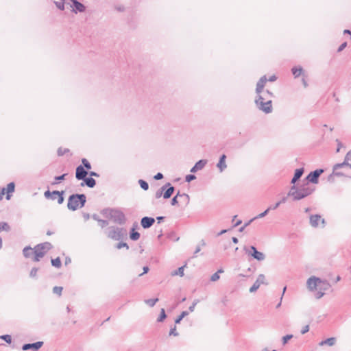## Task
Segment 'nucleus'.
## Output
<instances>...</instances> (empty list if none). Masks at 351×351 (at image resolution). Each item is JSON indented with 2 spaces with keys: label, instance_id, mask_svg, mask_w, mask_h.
<instances>
[{
  "label": "nucleus",
  "instance_id": "nucleus-36",
  "mask_svg": "<svg viewBox=\"0 0 351 351\" xmlns=\"http://www.w3.org/2000/svg\"><path fill=\"white\" fill-rule=\"evenodd\" d=\"M138 184H139L140 186L141 187V189H143L144 191L148 190L149 184L146 181L141 179L138 180Z\"/></svg>",
  "mask_w": 351,
  "mask_h": 351
},
{
  "label": "nucleus",
  "instance_id": "nucleus-53",
  "mask_svg": "<svg viewBox=\"0 0 351 351\" xmlns=\"http://www.w3.org/2000/svg\"><path fill=\"white\" fill-rule=\"evenodd\" d=\"M67 152H69V149H62V148H59L58 149V156H63L64 154H65Z\"/></svg>",
  "mask_w": 351,
  "mask_h": 351
},
{
  "label": "nucleus",
  "instance_id": "nucleus-43",
  "mask_svg": "<svg viewBox=\"0 0 351 351\" xmlns=\"http://www.w3.org/2000/svg\"><path fill=\"white\" fill-rule=\"evenodd\" d=\"M0 339L4 340L8 343H12V337L10 335H3L0 336Z\"/></svg>",
  "mask_w": 351,
  "mask_h": 351
},
{
  "label": "nucleus",
  "instance_id": "nucleus-16",
  "mask_svg": "<svg viewBox=\"0 0 351 351\" xmlns=\"http://www.w3.org/2000/svg\"><path fill=\"white\" fill-rule=\"evenodd\" d=\"M319 221L323 224L325 223V219H322L319 215H312L310 216V224L314 228H317Z\"/></svg>",
  "mask_w": 351,
  "mask_h": 351
},
{
  "label": "nucleus",
  "instance_id": "nucleus-26",
  "mask_svg": "<svg viewBox=\"0 0 351 351\" xmlns=\"http://www.w3.org/2000/svg\"><path fill=\"white\" fill-rule=\"evenodd\" d=\"M23 254L25 258L31 257L34 254L33 248H32L29 246H27V247H24V249L23 250Z\"/></svg>",
  "mask_w": 351,
  "mask_h": 351
},
{
  "label": "nucleus",
  "instance_id": "nucleus-50",
  "mask_svg": "<svg viewBox=\"0 0 351 351\" xmlns=\"http://www.w3.org/2000/svg\"><path fill=\"white\" fill-rule=\"evenodd\" d=\"M99 226L104 228L108 225V221L106 220L100 219L98 220Z\"/></svg>",
  "mask_w": 351,
  "mask_h": 351
},
{
  "label": "nucleus",
  "instance_id": "nucleus-7",
  "mask_svg": "<svg viewBox=\"0 0 351 351\" xmlns=\"http://www.w3.org/2000/svg\"><path fill=\"white\" fill-rule=\"evenodd\" d=\"M106 234L109 238L118 241L126 234V230L122 228L111 226L107 230Z\"/></svg>",
  "mask_w": 351,
  "mask_h": 351
},
{
  "label": "nucleus",
  "instance_id": "nucleus-42",
  "mask_svg": "<svg viewBox=\"0 0 351 351\" xmlns=\"http://www.w3.org/2000/svg\"><path fill=\"white\" fill-rule=\"evenodd\" d=\"M33 255H34V256L32 258V260L35 262L39 261L40 259L43 257V253H40V252L34 253Z\"/></svg>",
  "mask_w": 351,
  "mask_h": 351
},
{
  "label": "nucleus",
  "instance_id": "nucleus-10",
  "mask_svg": "<svg viewBox=\"0 0 351 351\" xmlns=\"http://www.w3.org/2000/svg\"><path fill=\"white\" fill-rule=\"evenodd\" d=\"M324 172V169H317L313 171L310 172V173L306 176V182H311L313 184L318 183L319 177Z\"/></svg>",
  "mask_w": 351,
  "mask_h": 351
},
{
  "label": "nucleus",
  "instance_id": "nucleus-41",
  "mask_svg": "<svg viewBox=\"0 0 351 351\" xmlns=\"http://www.w3.org/2000/svg\"><path fill=\"white\" fill-rule=\"evenodd\" d=\"M66 175H67L66 173H64V174H62V175H61V176H56V177L54 178L55 182H53L52 183V184H58L59 182H60V181H62V180H64V178H65V176H66Z\"/></svg>",
  "mask_w": 351,
  "mask_h": 351
},
{
  "label": "nucleus",
  "instance_id": "nucleus-57",
  "mask_svg": "<svg viewBox=\"0 0 351 351\" xmlns=\"http://www.w3.org/2000/svg\"><path fill=\"white\" fill-rule=\"evenodd\" d=\"M177 196H175L173 197L172 199H171V204L172 206H175L176 204H178V199H177Z\"/></svg>",
  "mask_w": 351,
  "mask_h": 351
},
{
  "label": "nucleus",
  "instance_id": "nucleus-28",
  "mask_svg": "<svg viewBox=\"0 0 351 351\" xmlns=\"http://www.w3.org/2000/svg\"><path fill=\"white\" fill-rule=\"evenodd\" d=\"M291 71L295 77H298L302 73L303 69L301 66L293 67Z\"/></svg>",
  "mask_w": 351,
  "mask_h": 351
},
{
  "label": "nucleus",
  "instance_id": "nucleus-47",
  "mask_svg": "<svg viewBox=\"0 0 351 351\" xmlns=\"http://www.w3.org/2000/svg\"><path fill=\"white\" fill-rule=\"evenodd\" d=\"M198 302H199V300H195L193 302L192 304L189 308V312H193L194 311L195 307V306L197 305V304Z\"/></svg>",
  "mask_w": 351,
  "mask_h": 351
},
{
  "label": "nucleus",
  "instance_id": "nucleus-32",
  "mask_svg": "<svg viewBox=\"0 0 351 351\" xmlns=\"http://www.w3.org/2000/svg\"><path fill=\"white\" fill-rule=\"evenodd\" d=\"M3 230L6 232H9L10 230V227L8 223L0 222V232Z\"/></svg>",
  "mask_w": 351,
  "mask_h": 351
},
{
  "label": "nucleus",
  "instance_id": "nucleus-17",
  "mask_svg": "<svg viewBox=\"0 0 351 351\" xmlns=\"http://www.w3.org/2000/svg\"><path fill=\"white\" fill-rule=\"evenodd\" d=\"M267 79L265 75L261 77L256 84V93H262Z\"/></svg>",
  "mask_w": 351,
  "mask_h": 351
},
{
  "label": "nucleus",
  "instance_id": "nucleus-55",
  "mask_svg": "<svg viewBox=\"0 0 351 351\" xmlns=\"http://www.w3.org/2000/svg\"><path fill=\"white\" fill-rule=\"evenodd\" d=\"M154 178L156 180H161L163 178V175L162 173L159 172L154 176Z\"/></svg>",
  "mask_w": 351,
  "mask_h": 351
},
{
  "label": "nucleus",
  "instance_id": "nucleus-13",
  "mask_svg": "<svg viewBox=\"0 0 351 351\" xmlns=\"http://www.w3.org/2000/svg\"><path fill=\"white\" fill-rule=\"evenodd\" d=\"M88 172L84 169L82 165H79L75 169V178L78 180H84Z\"/></svg>",
  "mask_w": 351,
  "mask_h": 351
},
{
  "label": "nucleus",
  "instance_id": "nucleus-12",
  "mask_svg": "<svg viewBox=\"0 0 351 351\" xmlns=\"http://www.w3.org/2000/svg\"><path fill=\"white\" fill-rule=\"evenodd\" d=\"M267 285L265 282V276L263 274H260L254 285L250 287V292L253 293L255 292L261 285Z\"/></svg>",
  "mask_w": 351,
  "mask_h": 351
},
{
  "label": "nucleus",
  "instance_id": "nucleus-5",
  "mask_svg": "<svg viewBox=\"0 0 351 351\" xmlns=\"http://www.w3.org/2000/svg\"><path fill=\"white\" fill-rule=\"evenodd\" d=\"M86 202V197L84 194H72L69 197L67 208L70 210L75 211L84 207Z\"/></svg>",
  "mask_w": 351,
  "mask_h": 351
},
{
  "label": "nucleus",
  "instance_id": "nucleus-46",
  "mask_svg": "<svg viewBox=\"0 0 351 351\" xmlns=\"http://www.w3.org/2000/svg\"><path fill=\"white\" fill-rule=\"evenodd\" d=\"M269 208L266 209L264 212L260 213L259 215H258L257 216L254 217V219H257L258 218H262V217H264L265 216H266L267 215V213H269Z\"/></svg>",
  "mask_w": 351,
  "mask_h": 351
},
{
  "label": "nucleus",
  "instance_id": "nucleus-51",
  "mask_svg": "<svg viewBox=\"0 0 351 351\" xmlns=\"http://www.w3.org/2000/svg\"><path fill=\"white\" fill-rule=\"evenodd\" d=\"M122 247H126V249H129V246L126 243L124 242H120L117 245V249H121Z\"/></svg>",
  "mask_w": 351,
  "mask_h": 351
},
{
  "label": "nucleus",
  "instance_id": "nucleus-39",
  "mask_svg": "<svg viewBox=\"0 0 351 351\" xmlns=\"http://www.w3.org/2000/svg\"><path fill=\"white\" fill-rule=\"evenodd\" d=\"M182 200L186 204L188 205L190 202V197L188 194L183 193L182 194Z\"/></svg>",
  "mask_w": 351,
  "mask_h": 351
},
{
  "label": "nucleus",
  "instance_id": "nucleus-35",
  "mask_svg": "<svg viewBox=\"0 0 351 351\" xmlns=\"http://www.w3.org/2000/svg\"><path fill=\"white\" fill-rule=\"evenodd\" d=\"M51 265L53 267L59 268L61 267V260L59 257H57L55 259H51Z\"/></svg>",
  "mask_w": 351,
  "mask_h": 351
},
{
  "label": "nucleus",
  "instance_id": "nucleus-40",
  "mask_svg": "<svg viewBox=\"0 0 351 351\" xmlns=\"http://www.w3.org/2000/svg\"><path fill=\"white\" fill-rule=\"evenodd\" d=\"M82 165H83V167H84V169H86L87 170H89L91 169L90 163L86 158H82Z\"/></svg>",
  "mask_w": 351,
  "mask_h": 351
},
{
  "label": "nucleus",
  "instance_id": "nucleus-25",
  "mask_svg": "<svg viewBox=\"0 0 351 351\" xmlns=\"http://www.w3.org/2000/svg\"><path fill=\"white\" fill-rule=\"evenodd\" d=\"M336 343V339L335 337H330L326 339L324 341H322L319 343V346L328 345L329 346H332Z\"/></svg>",
  "mask_w": 351,
  "mask_h": 351
},
{
  "label": "nucleus",
  "instance_id": "nucleus-2",
  "mask_svg": "<svg viewBox=\"0 0 351 351\" xmlns=\"http://www.w3.org/2000/svg\"><path fill=\"white\" fill-rule=\"evenodd\" d=\"M315 191V187L310 186L308 182H304L300 186L293 185L287 195L292 197L293 200H300L310 195Z\"/></svg>",
  "mask_w": 351,
  "mask_h": 351
},
{
  "label": "nucleus",
  "instance_id": "nucleus-44",
  "mask_svg": "<svg viewBox=\"0 0 351 351\" xmlns=\"http://www.w3.org/2000/svg\"><path fill=\"white\" fill-rule=\"evenodd\" d=\"M62 287H58V286H56L53 288V293L55 294H57L58 295H61L62 294Z\"/></svg>",
  "mask_w": 351,
  "mask_h": 351
},
{
  "label": "nucleus",
  "instance_id": "nucleus-18",
  "mask_svg": "<svg viewBox=\"0 0 351 351\" xmlns=\"http://www.w3.org/2000/svg\"><path fill=\"white\" fill-rule=\"evenodd\" d=\"M71 1L73 3V12L77 13V12H83L85 11L86 7L84 4L77 0H71Z\"/></svg>",
  "mask_w": 351,
  "mask_h": 351
},
{
  "label": "nucleus",
  "instance_id": "nucleus-38",
  "mask_svg": "<svg viewBox=\"0 0 351 351\" xmlns=\"http://www.w3.org/2000/svg\"><path fill=\"white\" fill-rule=\"evenodd\" d=\"M158 301V298H154V299H148V300H146L145 301V302L149 305V306L152 307L154 306L156 303Z\"/></svg>",
  "mask_w": 351,
  "mask_h": 351
},
{
  "label": "nucleus",
  "instance_id": "nucleus-8",
  "mask_svg": "<svg viewBox=\"0 0 351 351\" xmlns=\"http://www.w3.org/2000/svg\"><path fill=\"white\" fill-rule=\"evenodd\" d=\"M244 250L247 254L252 256L258 261H262L265 258V255L263 252H258L254 245L250 246V248L245 247Z\"/></svg>",
  "mask_w": 351,
  "mask_h": 351
},
{
  "label": "nucleus",
  "instance_id": "nucleus-52",
  "mask_svg": "<svg viewBox=\"0 0 351 351\" xmlns=\"http://www.w3.org/2000/svg\"><path fill=\"white\" fill-rule=\"evenodd\" d=\"M169 335L178 336V332H176V326H174L173 328H171L169 331Z\"/></svg>",
  "mask_w": 351,
  "mask_h": 351
},
{
  "label": "nucleus",
  "instance_id": "nucleus-14",
  "mask_svg": "<svg viewBox=\"0 0 351 351\" xmlns=\"http://www.w3.org/2000/svg\"><path fill=\"white\" fill-rule=\"evenodd\" d=\"M43 345V341H37L32 343H25L23 345V350H32L33 351H38Z\"/></svg>",
  "mask_w": 351,
  "mask_h": 351
},
{
  "label": "nucleus",
  "instance_id": "nucleus-62",
  "mask_svg": "<svg viewBox=\"0 0 351 351\" xmlns=\"http://www.w3.org/2000/svg\"><path fill=\"white\" fill-rule=\"evenodd\" d=\"M88 174L90 175V176L91 177H99V173H97V172H95V171H90Z\"/></svg>",
  "mask_w": 351,
  "mask_h": 351
},
{
  "label": "nucleus",
  "instance_id": "nucleus-63",
  "mask_svg": "<svg viewBox=\"0 0 351 351\" xmlns=\"http://www.w3.org/2000/svg\"><path fill=\"white\" fill-rule=\"evenodd\" d=\"M5 189L3 188L0 191V201L3 199V196L5 195Z\"/></svg>",
  "mask_w": 351,
  "mask_h": 351
},
{
  "label": "nucleus",
  "instance_id": "nucleus-30",
  "mask_svg": "<svg viewBox=\"0 0 351 351\" xmlns=\"http://www.w3.org/2000/svg\"><path fill=\"white\" fill-rule=\"evenodd\" d=\"M130 237L132 240L136 241L140 238V233L135 231L134 229L132 228Z\"/></svg>",
  "mask_w": 351,
  "mask_h": 351
},
{
  "label": "nucleus",
  "instance_id": "nucleus-23",
  "mask_svg": "<svg viewBox=\"0 0 351 351\" xmlns=\"http://www.w3.org/2000/svg\"><path fill=\"white\" fill-rule=\"evenodd\" d=\"M84 182L81 183V186H84V184H86L89 188H93L96 185V181L94 178L90 177V178H86L84 180Z\"/></svg>",
  "mask_w": 351,
  "mask_h": 351
},
{
  "label": "nucleus",
  "instance_id": "nucleus-60",
  "mask_svg": "<svg viewBox=\"0 0 351 351\" xmlns=\"http://www.w3.org/2000/svg\"><path fill=\"white\" fill-rule=\"evenodd\" d=\"M280 206L279 203L276 202L275 204H274L273 206H269L268 208L269 210H276V208H278V206Z\"/></svg>",
  "mask_w": 351,
  "mask_h": 351
},
{
  "label": "nucleus",
  "instance_id": "nucleus-3",
  "mask_svg": "<svg viewBox=\"0 0 351 351\" xmlns=\"http://www.w3.org/2000/svg\"><path fill=\"white\" fill-rule=\"evenodd\" d=\"M257 96L255 99V104L258 110L264 112L266 114L272 112V101L268 96L264 95V90L262 93L256 94Z\"/></svg>",
  "mask_w": 351,
  "mask_h": 351
},
{
  "label": "nucleus",
  "instance_id": "nucleus-11",
  "mask_svg": "<svg viewBox=\"0 0 351 351\" xmlns=\"http://www.w3.org/2000/svg\"><path fill=\"white\" fill-rule=\"evenodd\" d=\"M52 248V245L49 242H45L43 243H40L36 245L34 248H33L34 253H43V256L46 254V253Z\"/></svg>",
  "mask_w": 351,
  "mask_h": 351
},
{
  "label": "nucleus",
  "instance_id": "nucleus-61",
  "mask_svg": "<svg viewBox=\"0 0 351 351\" xmlns=\"http://www.w3.org/2000/svg\"><path fill=\"white\" fill-rule=\"evenodd\" d=\"M143 272L141 274H139V276H142L143 274L147 273L149 271V267L147 266H144L143 268Z\"/></svg>",
  "mask_w": 351,
  "mask_h": 351
},
{
  "label": "nucleus",
  "instance_id": "nucleus-6",
  "mask_svg": "<svg viewBox=\"0 0 351 351\" xmlns=\"http://www.w3.org/2000/svg\"><path fill=\"white\" fill-rule=\"evenodd\" d=\"M103 213L104 214L110 217V218L112 219L114 223H117L119 225H123L126 221V218L124 213L118 209H105L103 210Z\"/></svg>",
  "mask_w": 351,
  "mask_h": 351
},
{
  "label": "nucleus",
  "instance_id": "nucleus-19",
  "mask_svg": "<svg viewBox=\"0 0 351 351\" xmlns=\"http://www.w3.org/2000/svg\"><path fill=\"white\" fill-rule=\"evenodd\" d=\"M207 164L206 160H199L197 161L195 165L191 168V173H195L199 170H202L205 165Z\"/></svg>",
  "mask_w": 351,
  "mask_h": 351
},
{
  "label": "nucleus",
  "instance_id": "nucleus-33",
  "mask_svg": "<svg viewBox=\"0 0 351 351\" xmlns=\"http://www.w3.org/2000/svg\"><path fill=\"white\" fill-rule=\"evenodd\" d=\"M184 267H185V265L180 267L177 270L174 271L172 273V275L173 276L178 275L180 276H184Z\"/></svg>",
  "mask_w": 351,
  "mask_h": 351
},
{
  "label": "nucleus",
  "instance_id": "nucleus-29",
  "mask_svg": "<svg viewBox=\"0 0 351 351\" xmlns=\"http://www.w3.org/2000/svg\"><path fill=\"white\" fill-rule=\"evenodd\" d=\"M223 269H219L217 270V272H215V274H213L211 277H210V280L213 281V282H215L217 280H218L219 279V274L221 273H223Z\"/></svg>",
  "mask_w": 351,
  "mask_h": 351
},
{
  "label": "nucleus",
  "instance_id": "nucleus-48",
  "mask_svg": "<svg viewBox=\"0 0 351 351\" xmlns=\"http://www.w3.org/2000/svg\"><path fill=\"white\" fill-rule=\"evenodd\" d=\"M293 337L292 335H287L282 337V343L285 345Z\"/></svg>",
  "mask_w": 351,
  "mask_h": 351
},
{
  "label": "nucleus",
  "instance_id": "nucleus-24",
  "mask_svg": "<svg viewBox=\"0 0 351 351\" xmlns=\"http://www.w3.org/2000/svg\"><path fill=\"white\" fill-rule=\"evenodd\" d=\"M168 186H170V183L167 182L165 185H163L162 187H160L155 193V198L159 199L162 196L163 197V191L167 189Z\"/></svg>",
  "mask_w": 351,
  "mask_h": 351
},
{
  "label": "nucleus",
  "instance_id": "nucleus-37",
  "mask_svg": "<svg viewBox=\"0 0 351 351\" xmlns=\"http://www.w3.org/2000/svg\"><path fill=\"white\" fill-rule=\"evenodd\" d=\"M167 317L164 308H161L160 314L157 319L158 322H162L165 320V319Z\"/></svg>",
  "mask_w": 351,
  "mask_h": 351
},
{
  "label": "nucleus",
  "instance_id": "nucleus-4",
  "mask_svg": "<svg viewBox=\"0 0 351 351\" xmlns=\"http://www.w3.org/2000/svg\"><path fill=\"white\" fill-rule=\"evenodd\" d=\"M351 169V149L346 154L341 163H337L332 167V175L337 177L347 176L346 169Z\"/></svg>",
  "mask_w": 351,
  "mask_h": 351
},
{
  "label": "nucleus",
  "instance_id": "nucleus-20",
  "mask_svg": "<svg viewBox=\"0 0 351 351\" xmlns=\"http://www.w3.org/2000/svg\"><path fill=\"white\" fill-rule=\"evenodd\" d=\"M226 159V156L225 154H222L219 158L218 163L217 164V167L219 168L220 172H223L227 168Z\"/></svg>",
  "mask_w": 351,
  "mask_h": 351
},
{
  "label": "nucleus",
  "instance_id": "nucleus-34",
  "mask_svg": "<svg viewBox=\"0 0 351 351\" xmlns=\"http://www.w3.org/2000/svg\"><path fill=\"white\" fill-rule=\"evenodd\" d=\"M54 3L59 10H64V0L55 1Z\"/></svg>",
  "mask_w": 351,
  "mask_h": 351
},
{
  "label": "nucleus",
  "instance_id": "nucleus-22",
  "mask_svg": "<svg viewBox=\"0 0 351 351\" xmlns=\"http://www.w3.org/2000/svg\"><path fill=\"white\" fill-rule=\"evenodd\" d=\"M303 173H304L303 168L297 169L295 171L294 176L291 180V184H294L302 177Z\"/></svg>",
  "mask_w": 351,
  "mask_h": 351
},
{
  "label": "nucleus",
  "instance_id": "nucleus-9",
  "mask_svg": "<svg viewBox=\"0 0 351 351\" xmlns=\"http://www.w3.org/2000/svg\"><path fill=\"white\" fill-rule=\"evenodd\" d=\"M64 193V191H53L51 192L49 190H47L45 192L44 195H45V198L51 199L52 200H55L56 199L55 196H58V203L59 204H61L64 202V196H63Z\"/></svg>",
  "mask_w": 351,
  "mask_h": 351
},
{
  "label": "nucleus",
  "instance_id": "nucleus-49",
  "mask_svg": "<svg viewBox=\"0 0 351 351\" xmlns=\"http://www.w3.org/2000/svg\"><path fill=\"white\" fill-rule=\"evenodd\" d=\"M196 178L195 176L193 174H189L186 176L185 180L187 182H190L191 181L195 180Z\"/></svg>",
  "mask_w": 351,
  "mask_h": 351
},
{
  "label": "nucleus",
  "instance_id": "nucleus-59",
  "mask_svg": "<svg viewBox=\"0 0 351 351\" xmlns=\"http://www.w3.org/2000/svg\"><path fill=\"white\" fill-rule=\"evenodd\" d=\"M336 142L337 143V152H339L340 151L341 147L343 146V145H342L341 142L339 139H337Z\"/></svg>",
  "mask_w": 351,
  "mask_h": 351
},
{
  "label": "nucleus",
  "instance_id": "nucleus-21",
  "mask_svg": "<svg viewBox=\"0 0 351 351\" xmlns=\"http://www.w3.org/2000/svg\"><path fill=\"white\" fill-rule=\"evenodd\" d=\"M174 186H171V184H170V186H168L167 189L163 191V198L165 199L170 198L173 193H174Z\"/></svg>",
  "mask_w": 351,
  "mask_h": 351
},
{
  "label": "nucleus",
  "instance_id": "nucleus-56",
  "mask_svg": "<svg viewBox=\"0 0 351 351\" xmlns=\"http://www.w3.org/2000/svg\"><path fill=\"white\" fill-rule=\"evenodd\" d=\"M309 330V326L308 325H306L305 326H304L301 330V333L302 335L306 333L307 332H308Z\"/></svg>",
  "mask_w": 351,
  "mask_h": 351
},
{
  "label": "nucleus",
  "instance_id": "nucleus-45",
  "mask_svg": "<svg viewBox=\"0 0 351 351\" xmlns=\"http://www.w3.org/2000/svg\"><path fill=\"white\" fill-rule=\"evenodd\" d=\"M38 269L36 268V267H33L31 271H30V273H29V276L31 278H36V276H37V272H38Z\"/></svg>",
  "mask_w": 351,
  "mask_h": 351
},
{
  "label": "nucleus",
  "instance_id": "nucleus-1",
  "mask_svg": "<svg viewBox=\"0 0 351 351\" xmlns=\"http://www.w3.org/2000/svg\"><path fill=\"white\" fill-rule=\"evenodd\" d=\"M307 287L310 291L317 290L315 298L320 299L325 294V291L330 288V285L327 280H322L321 278L311 276L306 282Z\"/></svg>",
  "mask_w": 351,
  "mask_h": 351
},
{
  "label": "nucleus",
  "instance_id": "nucleus-31",
  "mask_svg": "<svg viewBox=\"0 0 351 351\" xmlns=\"http://www.w3.org/2000/svg\"><path fill=\"white\" fill-rule=\"evenodd\" d=\"M189 311H182L181 313V314L175 319V323L177 324H180V322L182 321V319L186 317V315H189Z\"/></svg>",
  "mask_w": 351,
  "mask_h": 351
},
{
  "label": "nucleus",
  "instance_id": "nucleus-54",
  "mask_svg": "<svg viewBox=\"0 0 351 351\" xmlns=\"http://www.w3.org/2000/svg\"><path fill=\"white\" fill-rule=\"evenodd\" d=\"M347 46V43L346 42H344L337 49V51L338 52H341V51H343Z\"/></svg>",
  "mask_w": 351,
  "mask_h": 351
},
{
  "label": "nucleus",
  "instance_id": "nucleus-15",
  "mask_svg": "<svg viewBox=\"0 0 351 351\" xmlns=\"http://www.w3.org/2000/svg\"><path fill=\"white\" fill-rule=\"evenodd\" d=\"M155 223V219L151 217H144L141 220V225L144 229H148Z\"/></svg>",
  "mask_w": 351,
  "mask_h": 351
},
{
  "label": "nucleus",
  "instance_id": "nucleus-58",
  "mask_svg": "<svg viewBox=\"0 0 351 351\" xmlns=\"http://www.w3.org/2000/svg\"><path fill=\"white\" fill-rule=\"evenodd\" d=\"M264 95H266L267 96H268L269 97L270 99H271V98L274 97V95L272 93H271L269 90H266L265 91H264Z\"/></svg>",
  "mask_w": 351,
  "mask_h": 351
},
{
  "label": "nucleus",
  "instance_id": "nucleus-27",
  "mask_svg": "<svg viewBox=\"0 0 351 351\" xmlns=\"http://www.w3.org/2000/svg\"><path fill=\"white\" fill-rule=\"evenodd\" d=\"M15 184L14 182H10L7 185L6 192V199H10V195H9L10 193H12L14 191Z\"/></svg>",
  "mask_w": 351,
  "mask_h": 351
},
{
  "label": "nucleus",
  "instance_id": "nucleus-64",
  "mask_svg": "<svg viewBox=\"0 0 351 351\" xmlns=\"http://www.w3.org/2000/svg\"><path fill=\"white\" fill-rule=\"evenodd\" d=\"M287 200V197H283L278 203L280 205L281 204L285 203Z\"/></svg>",
  "mask_w": 351,
  "mask_h": 351
}]
</instances>
